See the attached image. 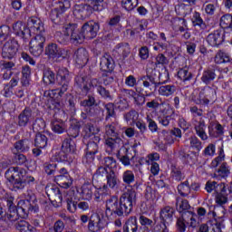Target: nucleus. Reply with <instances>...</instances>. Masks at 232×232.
I'll use <instances>...</instances> for the list:
<instances>
[{"label":"nucleus","instance_id":"1","mask_svg":"<svg viewBox=\"0 0 232 232\" xmlns=\"http://www.w3.org/2000/svg\"><path fill=\"white\" fill-rule=\"evenodd\" d=\"M137 200V192L133 188H128L119 198L112 196L106 202V217L117 215L118 217H128L133 211V205Z\"/></svg>","mask_w":232,"mask_h":232},{"label":"nucleus","instance_id":"2","mask_svg":"<svg viewBox=\"0 0 232 232\" xmlns=\"http://www.w3.org/2000/svg\"><path fill=\"white\" fill-rule=\"evenodd\" d=\"M70 41L72 44H82V34H81L77 24L69 23L62 27V34L59 36L58 42L61 44H68Z\"/></svg>","mask_w":232,"mask_h":232},{"label":"nucleus","instance_id":"3","mask_svg":"<svg viewBox=\"0 0 232 232\" xmlns=\"http://www.w3.org/2000/svg\"><path fill=\"white\" fill-rule=\"evenodd\" d=\"M158 79L155 78L153 74H147L142 76L140 81L142 82L143 87H137L136 92L145 97H151V95H153V92H155V90H157L160 84L166 83V81L160 79L162 74L158 72Z\"/></svg>","mask_w":232,"mask_h":232},{"label":"nucleus","instance_id":"4","mask_svg":"<svg viewBox=\"0 0 232 232\" xmlns=\"http://www.w3.org/2000/svg\"><path fill=\"white\" fill-rule=\"evenodd\" d=\"M227 184L224 182H217L208 180L205 185V189L208 193H212L215 195V201L219 206H224L227 204Z\"/></svg>","mask_w":232,"mask_h":232},{"label":"nucleus","instance_id":"5","mask_svg":"<svg viewBox=\"0 0 232 232\" xmlns=\"http://www.w3.org/2000/svg\"><path fill=\"white\" fill-rule=\"evenodd\" d=\"M104 6L98 4L95 0H88L86 4H81L75 5L73 14L78 17V19H86L93 14V12H102Z\"/></svg>","mask_w":232,"mask_h":232},{"label":"nucleus","instance_id":"6","mask_svg":"<svg viewBox=\"0 0 232 232\" xmlns=\"http://www.w3.org/2000/svg\"><path fill=\"white\" fill-rule=\"evenodd\" d=\"M86 144V154L82 159L83 164L90 165L95 160V155L99 153V143L101 137L92 136L90 140H83Z\"/></svg>","mask_w":232,"mask_h":232},{"label":"nucleus","instance_id":"7","mask_svg":"<svg viewBox=\"0 0 232 232\" xmlns=\"http://www.w3.org/2000/svg\"><path fill=\"white\" fill-rule=\"evenodd\" d=\"M100 29L101 25L99 23L93 20L86 22L80 31V35H82V43L85 39H95Z\"/></svg>","mask_w":232,"mask_h":232},{"label":"nucleus","instance_id":"8","mask_svg":"<svg viewBox=\"0 0 232 232\" xmlns=\"http://www.w3.org/2000/svg\"><path fill=\"white\" fill-rule=\"evenodd\" d=\"M44 43H46V38L44 34H36L31 41H30V47L29 52L34 57H39L42 55L43 52L44 51Z\"/></svg>","mask_w":232,"mask_h":232},{"label":"nucleus","instance_id":"9","mask_svg":"<svg viewBox=\"0 0 232 232\" xmlns=\"http://www.w3.org/2000/svg\"><path fill=\"white\" fill-rule=\"evenodd\" d=\"M20 217L23 218L29 213H39V206L30 199H21L18 201L17 208Z\"/></svg>","mask_w":232,"mask_h":232},{"label":"nucleus","instance_id":"10","mask_svg":"<svg viewBox=\"0 0 232 232\" xmlns=\"http://www.w3.org/2000/svg\"><path fill=\"white\" fill-rule=\"evenodd\" d=\"M19 50V43L15 39L8 40L2 48V57L4 59H14Z\"/></svg>","mask_w":232,"mask_h":232},{"label":"nucleus","instance_id":"11","mask_svg":"<svg viewBox=\"0 0 232 232\" xmlns=\"http://www.w3.org/2000/svg\"><path fill=\"white\" fill-rule=\"evenodd\" d=\"M217 94L215 93V90L212 88H208L202 90L198 96L193 98V102L195 104H209L211 101H215Z\"/></svg>","mask_w":232,"mask_h":232},{"label":"nucleus","instance_id":"12","mask_svg":"<svg viewBox=\"0 0 232 232\" xmlns=\"http://www.w3.org/2000/svg\"><path fill=\"white\" fill-rule=\"evenodd\" d=\"M27 30L29 34H34L35 35H43L44 32V24L37 16H32L27 20Z\"/></svg>","mask_w":232,"mask_h":232},{"label":"nucleus","instance_id":"13","mask_svg":"<svg viewBox=\"0 0 232 232\" xmlns=\"http://www.w3.org/2000/svg\"><path fill=\"white\" fill-rule=\"evenodd\" d=\"M70 6H72V4H70V1L68 0L60 2L58 7L53 9L50 13V19L53 23H59L61 21V17H63V14H64Z\"/></svg>","mask_w":232,"mask_h":232},{"label":"nucleus","instance_id":"14","mask_svg":"<svg viewBox=\"0 0 232 232\" xmlns=\"http://www.w3.org/2000/svg\"><path fill=\"white\" fill-rule=\"evenodd\" d=\"M58 84L62 86V92H68L70 88V82H72V75L70 71L66 68H62L58 70L57 72Z\"/></svg>","mask_w":232,"mask_h":232},{"label":"nucleus","instance_id":"15","mask_svg":"<svg viewBox=\"0 0 232 232\" xmlns=\"http://www.w3.org/2000/svg\"><path fill=\"white\" fill-rule=\"evenodd\" d=\"M25 174V170L24 169H20L19 167H10L5 171V178L12 184L14 182H17L18 180H23Z\"/></svg>","mask_w":232,"mask_h":232},{"label":"nucleus","instance_id":"16","mask_svg":"<svg viewBox=\"0 0 232 232\" xmlns=\"http://www.w3.org/2000/svg\"><path fill=\"white\" fill-rule=\"evenodd\" d=\"M217 211L213 212V217L214 218H216V223L213 227V231L222 232V229L226 227V226L224 225V217L226 216V208H224V207H218L217 208Z\"/></svg>","mask_w":232,"mask_h":232},{"label":"nucleus","instance_id":"17","mask_svg":"<svg viewBox=\"0 0 232 232\" xmlns=\"http://www.w3.org/2000/svg\"><path fill=\"white\" fill-rule=\"evenodd\" d=\"M113 56L118 59H126L130 53H131V49L128 43L118 44L112 51Z\"/></svg>","mask_w":232,"mask_h":232},{"label":"nucleus","instance_id":"18","mask_svg":"<svg viewBox=\"0 0 232 232\" xmlns=\"http://www.w3.org/2000/svg\"><path fill=\"white\" fill-rule=\"evenodd\" d=\"M34 111L32 109L25 108L19 115H18V126L21 128H26L32 121H34Z\"/></svg>","mask_w":232,"mask_h":232},{"label":"nucleus","instance_id":"19","mask_svg":"<svg viewBox=\"0 0 232 232\" xmlns=\"http://www.w3.org/2000/svg\"><path fill=\"white\" fill-rule=\"evenodd\" d=\"M100 68L102 72H112L115 68V62L111 55L105 53L101 58Z\"/></svg>","mask_w":232,"mask_h":232},{"label":"nucleus","instance_id":"20","mask_svg":"<svg viewBox=\"0 0 232 232\" xmlns=\"http://www.w3.org/2000/svg\"><path fill=\"white\" fill-rule=\"evenodd\" d=\"M45 53L51 59H59V57H64V50L59 48L57 44H49L45 48Z\"/></svg>","mask_w":232,"mask_h":232},{"label":"nucleus","instance_id":"21","mask_svg":"<svg viewBox=\"0 0 232 232\" xmlns=\"http://www.w3.org/2000/svg\"><path fill=\"white\" fill-rule=\"evenodd\" d=\"M208 135L214 139H220L224 137V126L219 122H210L208 125Z\"/></svg>","mask_w":232,"mask_h":232},{"label":"nucleus","instance_id":"22","mask_svg":"<svg viewBox=\"0 0 232 232\" xmlns=\"http://www.w3.org/2000/svg\"><path fill=\"white\" fill-rule=\"evenodd\" d=\"M174 215H175V208L169 206L162 208L160 211V218L161 222H165L167 224H171V222H173Z\"/></svg>","mask_w":232,"mask_h":232},{"label":"nucleus","instance_id":"23","mask_svg":"<svg viewBox=\"0 0 232 232\" xmlns=\"http://www.w3.org/2000/svg\"><path fill=\"white\" fill-rule=\"evenodd\" d=\"M77 150V145L72 138H65L62 142V151L64 155H73Z\"/></svg>","mask_w":232,"mask_h":232},{"label":"nucleus","instance_id":"24","mask_svg":"<svg viewBox=\"0 0 232 232\" xmlns=\"http://www.w3.org/2000/svg\"><path fill=\"white\" fill-rule=\"evenodd\" d=\"M88 229L91 232H99L102 229V221L101 220V216H99V214L91 216Z\"/></svg>","mask_w":232,"mask_h":232},{"label":"nucleus","instance_id":"25","mask_svg":"<svg viewBox=\"0 0 232 232\" xmlns=\"http://www.w3.org/2000/svg\"><path fill=\"white\" fill-rule=\"evenodd\" d=\"M207 42L210 46H220L224 43V35L220 31H215L208 35Z\"/></svg>","mask_w":232,"mask_h":232},{"label":"nucleus","instance_id":"26","mask_svg":"<svg viewBox=\"0 0 232 232\" xmlns=\"http://www.w3.org/2000/svg\"><path fill=\"white\" fill-rule=\"evenodd\" d=\"M73 59L79 66H86L88 63V51L84 48H79L74 53Z\"/></svg>","mask_w":232,"mask_h":232},{"label":"nucleus","instance_id":"27","mask_svg":"<svg viewBox=\"0 0 232 232\" xmlns=\"http://www.w3.org/2000/svg\"><path fill=\"white\" fill-rule=\"evenodd\" d=\"M107 184V189L108 188L110 189H117L119 188V184H121V180L119 179V176L115 172V170H109V174L106 178Z\"/></svg>","mask_w":232,"mask_h":232},{"label":"nucleus","instance_id":"28","mask_svg":"<svg viewBox=\"0 0 232 232\" xmlns=\"http://www.w3.org/2000/svg\"><path fill=\"white\" fill-rule=\"evenodd\" d=\"M93 189L94 188L92 183H84L78 190V193H80L83 200H92L93 198Z\"/></svg>","mask_w":232,"mask_h":232},{"label":"nucleus","instance_id":"29","mask_svg":"<svg viewBox=\"0 0 232 232\" xmlns=\"http://www.w3.org/2000/svg\"><path fill=\"white\" fill-rule=\"evenodd\" d=\"M14 34L26 41V34H30L28 27L23 22H16L13 24Z\"/></svg>","mask_w":232,"mask_h":232},{"label":"nucleus","instance_id":"30","mask_svg":"<svg viewBox=\"0 0 232 232\" xmlns=\"http://www.w3.org/2000/svg\"><path fill=\"white\" fill-rule=\"evenodd\" d=\"M55 181L60 186V188H63V189H68V188H72V184H73V180L70 174L66 175H56L54 177Z\"/></svg>","mask_w":232,"mask_h":232},{"label":"nucleus","instance_id":"31","mask_svg":"<svg viewBox=\"0 0 232 232\" xmlns=\"http://www.w3.org/2000/svg\"><path fill=\"white\" fill-rule=\"evenodd\" d=\"M108 175H110V170H108V169L105 166L98 167L96 172L92 177L93 184H99L101 180H103V179H107Z\"/></svg>","mask_w":232,"mask_h":232},{"label":"nucleus","instance_id":"32","mask_svg":"<svg viewBox=\"0 0 232 232\" xmlns=\"http://www.w3.org/2000/svg\"><path fill=\"white\" fill-rule=\"evenodd\" d=\"M194 130L196 131V135L201 139V140H208V133H206V121L204 120H200L194 124Z\"/></svg>","mask_w":232,"mask_h":232},{"label":"nucleus","instance_id":"33","mask_svg":"<svg viewBox=\"0 0 232 232\" xmlns=\"http://www.w3.org/2000/svg\"><path fill=\"white\" fill-rule=\"evenodd\" d=\"M176 92L177 86H175V84L160 85L158 90V93L161 97H171Z\"/></svg>","mask_w":232,"mask_h":232},{"label":"nucleus","instance_id":"34","mask_svg":"<svg viewBox=\"0 0 232 232\" xmlns=\"http://www.w3.org/2000/svg\"><path fill=\"white\" fill-rule=\"evenodd\" d=\"M46 193L48 197H51L52 200H54L57 204L63 202V195L61 190L57 187H46Z\"/></svg>","mask_w":232,"mask_h":232},{"label":"nucleus","instance_id":"35","mask_svg":"<svg viewBox=\"0 0 232 232\" xmlns=\"http://www.w3.org/2000/svg\"><path fill=\"white\" fill-rule=\"evenodd\" d=\"M215 177L218 179H227L229 175H231V168L227 164V162H223L219 166V168L214 173Z\"/></svg>","mask_w":232,"mask_h":232},{"label":"nucleus","instance_id":"36","mask_svg":"<svg viewBox=\"0 0 232 232\" xmlns=\"http://www.w3.org/2000/svg\"><path fill=\"white\" fill-rule=\"evenodd\" d=\"M30 146H32V142L28 139L20 140L14 144V148L18 153L30 151Z\"/></svg>","mask_w":232,"mask_h":232},{"label":"nucleus","instance_id":"37","mask_svg":"<svg viewBox=\"0 0 232 232\" xmlns=\"http://www.w3.org/2000/svg\"><path fill=\"white\" fill-rule=\"evenodd\" d=\"M214 79H217V70L208 68L203 72L201 81L204 84H211Z\"/></svg>","mask_w":232,"mask_h":232},{"label":"nucleus","instance_id":"38","mask_svg":"<svg viewBox=\"0 0 232 232\" xmlns=\"http://www.w3.org/2000/svg\"><path fill=\"white\" fill-rule=\"evenodd\" d=\"M191 23L193 26H198L201 30H206L208 28V25H206L202 16H200V13L197 11L192 14Z\"/></svg>","mask_w":232,"mask_h":232},{"label":"nucleus","instance_id":"39","mask_svg":"<svg viewBox=\"0 0 232 232\" xmlns=\"http://www.w3.org/2000/svg\"><path fill=\"white\" fill-rule=\"evenodd\" d=\"M138 229L137 217H130L123 226V232H137Z\"/></svg>","mask_w":232,"mask_h":232},{"label":"nucleus","instance_id":"40","mask_svg":"<svg viewBox=\"0 0 232 232\" xmlns=\"http://www.w3.org/2000/svg\"><path fill=\"white\" fill-rule=\"evenodd\" d=\"M99 130H95V127L92 124H87L83 130V140H89L90 139H93V137H101L99 135H95Z\"/></svg>","mask_w":232,"mask_h":232},{"label":"nucleus","instance_id":"41","mask_svg":"<svg viewBox=\"0 0 232 232\" xmlns=\"http://www.w3.org/2000/svg\"><path fill=\"white\" fill-rule=\"evenodd\" d=\"M191 206H189V202L187 199L182 198H177L176 199V209L179 213H188V209H189Z\"/></svg>","mask_w":232,"mask_h":232},{"label":"nucleus","instance_id":"42","mask_svg":"<svg viewBox=\"0 0 232 232\" xmlns=\"http://www.w3.org/2000/svg\"><path fill=\"white\" fill-rule=\"evenodd\" d=\"M216 64H223V63H229L231 61V56L229 53L223 50H219L214 58Z\"/></svg>","mask_w":232,"mask_h":232},{"label":"nucleus","instance_id":"43","mask_svg":"<svg viewBox=\"0 0 232 232\" xmlns=\"http://www.w3.org/2000/svg\"><path fill=\"white\" fill-rule=\"evenodd\" d=\"M43 81L44 84H55V72L47 68L44 70Z\"/></svg>","mask_w":232,"mask_h":232},{"label":"nucleus","instance_id":"44","mask_svg":"<svg viewBox=\"0 0 232 232\" xmlns=\"http://www.w3.org/2000/svg\"><path fill=\"white\" fill-rule=\"evenodd\" d=\"M34 146L39 149H44L45 146H48V138L46 135L38 132L34 139Z\"/></svg>","mask_w":232,"mask_h":232},{"label":"nucleus","instance_id":"45","mask_svg":"<svg viewBox=\"0 0 232 232\" xmlns=\"http://www.w3.org/2000/svg\"><path fill=\"white\" fill-rule=\"evenodd\" d=\"M102 164L105 168L109 169V171H115L117 169V160L113 157L108 156L103 158Z\"/></svg>","mask_w":232,"mask_h":232},{"label":"nucleus","instance_id":"46","mask_svg":"<svg viewBox=\"0 0 232 232\" xmlns=\"http://www.w3.org/2000/svg\"><path fill=\"white\" fill-rule=\"evenodd\" d=\"M127 92L130 95V97L134 99V104H136V106H143V104L146 102V96L142 94L140 95L133 90H128Z\"/></svg>","mask_w":232,"mask_h":232},{"label":"nucleus","instance_id":"47","mask_svg":"<svg viewBox=\"0 0 232 232\" xmlns=\"http://www.w3.org/2000/svg\"><path fill=\"white\" fill-rule=\"evenodd\" d=\"M106 191H108V186L103 185L102 188H98L93 192L95 202H101L106 197Z\"/></svg>","mask_w":232,"mask_h":232},{"label":"nucleus","instance_id":"48","mask_svg":"<svg viewBox=\"0 0 232 232\" xmlns=\"http://www.w3.org/2000/svg\"><path fill=\"white\" fill-rule=\"evenodd\" d=\"M80 106H82L83 108L97 106V100H95V94H88L85 100L80 102Z\"/></svg>","mask_w":232,"mask_h":232},{"label":"nucleus","instance_id":"49","mask_svg":"<svg viewBox=\"0 0 232 232\" xmlns=\"http://www.w3.org/2000/svg\"><path fill=\"white\" fill-rule=\"evenodd\" d=\"M178 12L179 15L186 17V15H189V14L193 12V7L190 5H188L182 2L178 5Z\"/></svg>","mask_w":232,"mask_h":232},{"label":"nucleus","instance_id":"50","mask_svg":"<svg viewBox=\"0 0 232 232\" xmlns=\"http://www.w3.org/2000/svg\"><path fill=\"white\" fill-rule=\"evenodd\" d=\"M226 154L224 153V148H219L218 156L216 157L210 163V168H218L221 162H224Z\"/></svg>","mask_w":232,"mask_h":232},{"label":"nucleus","instance_id":"51","mask_svg":"<svg viewBox=\"0 0 232 232\" xmlns=\"http://www.w3.org/2000/svg\"><path fill=\"white\" fill-rule=\"evenodd\" d=\"M219 24L221 28L224 29L232 28V14H226L222 15L219 20Z\"/></svg>","mask_w":232,"mask_h":232},{"label":"nucleus","instance_id":"52","mask_svg":"<svg viewBox=\"0 0 232 232\" xmlns=\"http://www.w3.org/2000/svg\"><path fill=\"white\" fill-rule=\"evenodd\" d=\"M186 224H189L186 215L182 214L180 218L177 219L176 229L178 232H186Z\"/></svg>","mask_w":232,"mask_h":232},{"label":"nucleus","instance_id":"53","mask_svg":"<svg viewBox=\"0 0 232 232\" xmlns=\"http://www.w3.org/2000/svg\"><path fill=\"white\" fill-rule=\"evenodd\" d=\"M158 122L161 124V126L168 128L171 122V115L168 114L166 110H163L162 114L158 117Z\"/></svg>","mask_w":232,"mask_h":232},{"label":"nucleus","instance_id":"54","mask_svg":"<svg viewBox=\"0 0 232 232\" xmlns=\"http://www.w3.org/2000/svg\"><path fill=\"white\" fill-rule=\"evenodd\" d=\"M139 5V0H121V7L127 12H131L135 10Z\"/></svg>","mask_w":232,"mask_h":232},{"label":"nucleus","instance_id":"55","mask_svg":"<svg viewBox=\"0 0 232 232\" xmlns=\"http://www.w3.org/2000/svg\"><path fill=\"white\" fill-rule=\"evenodd\" d=\"M75 83L78 88H81L82 92L88 93L90 92V87H88V82H86V78L82 76H77L75 78Z\"/></svg>","mask_w":232,"mask_h":232},{"label":"nucleus","instance_id":"56","mask_svg":"<svg viewBox=\"0 0 232 232\" xmlns=\"http://www.w3.org/2000/svg\"><path fill=\"white\" fill-rule=\"evenodd\" d=\"M44 128H46V122L42 118H37L33 123V130L36 133H41V131H44Z\"/></svg>","mask_w":232,"mask_h":232},{"label":"nucleus","instance_id":"57","mask_svg":"<svg viewBox=\"0 0 232 232\" xmlns=\"http://www.w3.org/2000/svg\"><path fill=\"white\" fill-rule=\"evenodd\" d=\"M122 181L124 184H127V186L133 184V182H135V174L131 170H125L122 173Z\"/></svg>","mask_w":232,"mask_h":232},{"label":"nucleus","instance_id":"58","mask_svg":"<svg viewBox=\"0 0 232 232\" xmlns=\"http://www.w3.org/2000/svg\"><path fill=\"white\" fill-rule=\"evenodd\" d=\"M178 191L181 197H188L191 193V188H189V182L185 181L178 186Z\"/></svg>","mask_w":232,"mask_h":232},{"label":"nucleus","instance_id":"59","mask_svg":"<svg viewBox=\"0 0 232 232\" xmlns=\"http://www.w3.org/2000/svg\"><path fill=\"white\" fill-rule=\"evenodd\" d=\"M122 142V140L121 137H111L108 136L107 139L105 140V144L110 150H113L116 146V144H121Z\"/></svg>","mask_w":232,"mask_h":232},{"label":"nucleus","instance_id":"60","mask_svg":"<svg viewBox=\"0 0 232 232\" xmlns=\"http://www.w3.org/2000/svg\"><path fill=\"white\" fill-rule=\"evenodd\" d=\"M178 77L180 79V81L186 82L190 81L191 77H193V74L188 70V68H182L179 69L178 72Z\"/></svg>","mask_w":232,"mask_h":232},{"label":"nucleus","instance_id":"61","mask_svg":"<svg viewBox=\"0 0 232 232\" xmlns=\"http://www.w3.org/2000/svg\"><path fill=\"white\" fill-rule=\"evenodd\" d=\"M124 119L127 122H132L135 124L139 121V112L135 110H131L124 114Z\"/></svg>","mask_w":232,"mask_h":232},{"label":"nucleus","instance_id":"62","mask_svg":"<svg viewBox=\"0 0 232 232\" xmlns=\"http://www.w3.org/2000/svg\"><path fill=\"white\" fill-rule=\"evenodd\" d=\"M19 217H21V212L19 210H8V213L5 216V220H9V222H17L19 220Z\"/></svg>","mask_w":232,"mask_h":232},{"label":"nucleus","instance_id":"63","mask_svg":"<svg viewBox=\"0 0 232 232\" xmlns=\"http://www.w3.org/2000/svg\"><path fill=\"white\" fill-rule=\"evenodd\" d=\"M183 215H186V218L188 220H189V227H197L198 226V221H197V214L191 212V211H188L183 213Z\"/></svg>","mask_w":232,"mask_h":232},{"label":"nucleus","instance_id":"64","mask_svg":"<svg viewBox=\"0 0 232 232\" xmlns=\"http://www.w3.org/2000/svg\"><path fill=\"white\" fill-rule=\"evenodd\" d=\"M80 132L81 128L79 127V125H72L67 130V139H77Z\"/></svg>","mask_w":232,"mask_h":232}]
</instances>
